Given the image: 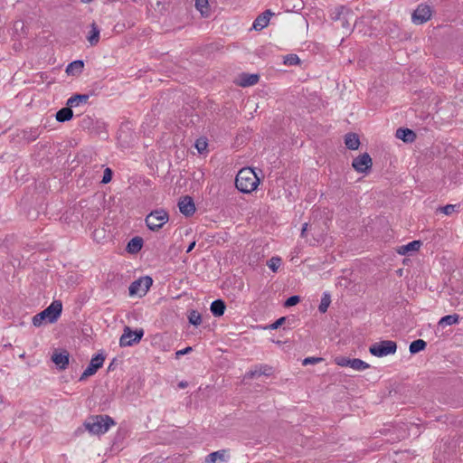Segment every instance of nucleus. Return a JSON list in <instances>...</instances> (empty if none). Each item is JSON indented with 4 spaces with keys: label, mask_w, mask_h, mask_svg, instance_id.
<instances>
[{
    "label": "nucleus",
    "mask_w": 463,
    "mask_h": 463,
    "mask_svg": "<svg viewBox=\"0 0 463 463\" xmlns=\"http://www.w3.org/2000/svg\"><path fill=\"white\" fill-rule=\"evenodd\" d=\"M99 33H100V30H99V26L97 25V24L95 22H93L90 24V30L87 36V40L91 46H95L99 43Z\"/></svg>",
    "instance_id": "obj_20"
},
{
    "label": "nucleus",
    "mask_w": 463,
    "mask_h": 463,
    "mask_svg": "<svg viewBox=\"0 0 463 463\" xmlns=\"http://www.w3.org/2000/svg\"><path fill=\"white\" fill-rule=\"evenodd\" d=\"M395 136L405 143H412L416 138V134L410 128H400L396 130Z\"/></svg>",
    "instance_id": "obj_19"
},
{
    "label": "nucleus",
    "mask_w": 463,
    "mask_h": 463,
    "mask_svg": "<svg viewBox=\"0 0 463 463\" xmlns=\"http://www.w3.org/2000/svg\"><path fill=\"white\" fill-rule=\"evenodd\" d=\"M195 244H196V241H193L188 245V247H187V249H186V253L191 252V251L194 249Z\"/></svg>",
    "instance_id": "obj_43"
},
{
    "label": "nucleus",
    "mask_w": 463,
    "mask_h": 463,
    "mask_svg": "<svg viewBox=\"0 0 463 463\" xmlns=\"http://www.w3.org/2000/svg\"><path fill=\"white\" fill-rule=\"evenodd\" d=\"M195 147L198 150L200 154H202L203 151L206 150L207 147V142L203 138H199L195 142Z\"/></svg>",
    "instance_id": "obj_37"
},
{
    "label": "nucleus",
    "mask_w": 463,
    "mask_h": 463,
    "mask_svg": "<svg viewBox=\"0 0 463 463\" xmlns=\"http://www.w3.org/2000/svg\"><path fill=\"white\" fill-rule=\"evenodd\" d=\"M38 137V134L37 133H34V134H31V137H28L27 138L31 141H33L35 140L36 138Z\"/></svg>",
    "instance_id": "obj_45"
},
{
    "label": "nucleus",
    "mask_w": 463,
    "mask_h": 463,
    "mask_svg": "<svg viewBox=\"0 0 463 463\" xmlns=\"http://www.w3.org/2000/svg\"><path fill=\"white\" fill-rule=\"evenodd\" d=\"M112 175H113L112 170L110 168L107 167L104 170L101 184H109L112 179Z\"/></svg>",
    "instance_id": "obj_36"
},
{
    "label": "nucleus",
    "mask_w": 463,
    "mask_h": 463,
    "mask_svg": "<svg viewBox=\"0 0 463 463\" xmlns=\"http://www.w3.org/2000/svg\"><path fill=\"white\" fill-rule=\"evenodd\" d=\"M73 111L72 109L69 106L61 109L57 111L55 118L58 122H66L72 118Z\"/></svg>",
    "instance_id": "obj_24"
},
{
    "label": "nucleus",
    "mask_w": 463,
    "mask_h": 463,
    "mask_svg": "<svg viewBox=\"0 0 463 463\" xmlns=\"http://www.w3.org/2000/svg\"><path fill=\"white\" fill-rule=\"evenodd\" d=\"M90 99L89 94H75L71 96L66 102V105L72 108H76L80 105H85L88 103Z\"/></svg>",
    "instance_id": "obj_18"
},
{
    "label": "nucleus",
    "mask_w": 463,
    "mask_h": 463,
    "mask_svg": "<svg viewBox=\"0 0 463 463\" xmlns=\"http://www.w3.org/2000/svg\"><path fill=\"white\" fill-rule=\"evenodd\" d=\"M62 311V304L60 300H53L49 307L33 317V325L40 326L43 321L54 323L58 320Z\"/></svg>",
    "instance_id": "obj_3"
},
{
    "label": "nucleus",
    "mask_w": 463,
    "mask_h": 463,
    "mask_svg": "<svg viewBox=\"0 0 463 463\" xmlns=\"http://www.w3.org/2000/svg\"><path fill=\"white\" fill-rule=\"evenodd\" d=\"M397 344L392 340H382L370 345L369 352L376 357H383L395 354Z\"/></svg>",
    "instance_id": "obj_6"
},
{
    "label": "nucleus",
    "mask_w": 463,
    "mask_h": 463,
    "mask_svg": "<svg viewBox=\"0 0 463 463\" xmlns=\"http://www.w3.org/2000/svg\"><path fill=\"white\" fill-rule=\"evenodd\" d=\"M307 231V223L306 222V223L303 224V227H302V230H301V237H306Z\"/></svg>",
    "instance_id": "obj_44"
},
{
    "label": "nucleus",
    "mask_w": 463,
    "mask_h": 463,
    "mask_svg": "<svg viewBox=\"0 0 463 463\" xmlns=\"http://www.w3.org/2000/svg\"><path fill=\"white\" fill-rule=\"evenodd\" d=\"M322 361H323V358H321V357H307L303 360V364L304 365L315 364L320 363Z\"/></svg>",
    "instance_id": "obj_41"
},
{
    "label": "nucleus",
    "mask_w": 463,
    "mask_h": 463,
    "mask_svg": "<svg viewBox=\"0 0 463 463\" xmlns=\"http://www.w3.org/2000/svg\"><path fill=\"white\" fill-rule=\"evenodd\" d=\"M93 0H81L82 3L84 4H89L90 2H92Z\"/></svg>",
    "instance_id": "obj_47"
},
{
    "label": "nucleus",
    "mask_w": 463,
    "mask_h": 463,
    "mask_svg": "<svg viewBox=\"0 0 463 463\" xmlns=\"http://www.w3.org/2000/svg\"><path fill=\"white\" fill-rule=\"evenodd\" d=\"M271 15H273V13L270 10L264 11L254 20L252 28L256 31L262 30L269 24Z\"/></svg>",
    "instance_id": "obj_16"
},
{
    "label": "nucleus",
    "mask_w": 463,
    "mask_h": 463,
    "mask_svg": "<svg viewBox=\"0 0 463 463\" xmlns=\"http://www.w3.org/2000/svg\"><path fill=\"white\" fill-rule=\"evenodd\" d=\"M105 361V356L102 354H98L94 355L88 367L84 370L80 377V381H84L88 377L95 374L97 371L102 367L103 363Z\"/></svg>",
    "instance_id": "obj_11"
},
{
    "label": "nucleus",
    "mask_w": 463,
    "mask_h": 463,
    "mask_svg": "<svg viewBox=\"0 0 463 463\" xmlns=\"http://www.w3.org/2000/svg\"><path fill=\"white\" fill-rule=\"evenodd\" d=\"M286 319H287V317H282L277 319L274 323L270 324L267 328H269L272 330L278 329L280 326H282L285 323Z\"/></svg>",
    "instance_id": "obj_39"
},
{
    "label": "nucleus",
    "mask_w": 463,
    "mask_h": 463,
    "mask_svg": "<svg viewBox=\"0 0 463 463\" xmlns=\"http://www.w3.org/2000/svg\"><path fill=\"white\" fill-rule=\"evenodd\" d=\"M178 207L180 212L186 217H190L195 213V205L194 200L188 195L180 199Z\"/></svg>",
    "instance_id": "obj_15"
},
{
    "label": "nucleus",
    "mask_w": 463,
    "mask_h": 463,
    "mask_svg": "<svg viewBox=\"0 0 463 463\" xmlns=\"http://www.w3.org/2000/svg\"><path fill=\"white\" fill-rule=\"evenodd\" d=\"M144 333L143 328L132 330L129 326H125L123 334L119 338V345L121 347H126L138 344L142 339Z\"/></svg>",
    "instance_id": "obj_7"
},
{
    "label": "nucleus",
    "mask_w": 463,
    "mask_h": 463,
    "mask_svg": "<svg viewBox=\"0 0 463 463\" xmlns=\"http://www.w3.org/2000/svg\"><path fill=\"white\" fill-rule=\"evenodd\" d=\"M299 301H300L299 296H297V295L291 296L288 298H287V300L284 303V307H293V306L297 305L298 303H299Z\"/></svg>",
    "instance_id": "obj_35"
},
{
    "label": "nucleus",
    "mask_w": 463,
    "mask_h": 463,
    "mask_svg": "<svg viewBox=\"0 0 463 463\" xmlns=\"http://www.w3.org/2000/svg\"><path fill=\"white\" fill-rule=\"evenodd\" d=\"M300 63V59L297 54H288L284 57V64L288 66L298 65Z\"/></svg>",
    "instance_id": "obj_33"
},
{
    "label": "nucleus",
    "mask_w": 463,
    "mask_h": 463,
    "mask_svg": "<svg viewBox=\"0 0 463 463\" xmlns=\"http://www.w3.org/2000/svg\"><path fill=\"white\" fill-rule=\"evenodd\" d=\"M195 8L200 12L203 17L210 16L208 0H195Z\"/></svg>",
    "instance_id": "obj_29"
},
{
    "label": "nucleus",
    "mask_w": 463,
    "mask_h": 463,
    "mask_svg": "<svg viewBox=\"0 0 463 463\" xmlns=\"http://www.w3.org/2000/svg\"><path fill=\"white\" fill-rule=\"evenodd\" d=\"M52 361L56 364L59 370H65L70 363V354L65 349L59 353L55 351L52 355Z\"/></svg>",
    "instance_id": "obj_14"
},
{
    "label": "nucleus",
    "mask_w": 463,
    "mask_h": 463,
    "mask_svg": "<svg viewBox=\"0 0 463 463\" xmlns=\"http://www.w3.org/2000/svg\"><path fill=\"white\" fill-rule=\"evenodd\" d=\"M280 259L276 257L271 258L268 262L269 268L273 271H276L278 269Z\"/></svg>",
    "instance_id": "obj_38"
},
{
    "label": "nucleus",
    "mask_w": 463,
    "mask_h": 463,
    "mask_svg": "<svg viewBox=\"0 0 463 463\" xmlns=\"http://www.w3.org/2000/svg\"><path fill=\"white\" fill-rule=\"evenodd\" d=\"M136 135L128 122L122 123L118 131V141L121 147L128 148L133 146Z\"/></svg>",
    "instance_id": "obj_8"
},
{
    "label": "nucleus",
    "mask_w": 463,
    "mask_h": 463,
    "mask_svg": "<svg viewBox=\"0 0 463 463\" xmlns=\"http://www.w3.org/2000/svg\"><path fill=\"white\" fill-rule=\"evenodd\" d=\"M193 348L191 346H187L185 347L184 349H182V350H178L176 353H175V357L176 358H179L181 355H184V354H186L190 352H192Z\"/></svg>",
    "instance_id": "obj_42"
},
{
    "label": "nucleus",
    "mask_w": 463,
    "mask_h": 463,
    "mask_svg": "<svg viewBox=\"0 0 463 463\" xmlns=\"http://www.w3.org/2000/svg\"><path fill=\"white\" fill-rule=\"evenodd\" d=\"M259 80V74L241 73L239 76L237 84L241 87H250L257 84Z\"/></svg>",
    "instance_id": "obj_17"
},
{
    "label": "nucleus",
    "mask_w": 463,
    "mask_h": 463,
    "mask_svg": "<svg viewBox=\"0 0 463 463\" xmlns=\"http://www.w3.org/2000/svg\"><path fill=\"white\" fill-rule=\"evenodd\" d=\"M116 425V421L109 415L98 414L88 417L83 427L91 435L100 436L105 434L112 426Z\"/></svg>",
    "instance_id": "obj_1"
},
{
    "label": "nucleus",
    "mask_w": 463,
    "mask_h": 463,
    "mask_svg": "<svg viewBox=\"0 0 463 463\" xmlns=\"http://www.w3.org/2000/svg\"><path fill=\"white\" fill-rule=\"evenodd\" d=\"M143 247V239L141 237H134L132 238L128 245H127V250L129 253H137L141 250Z\"/></svg>",
    "instance_id": "obj_25"
},
{
    "label": "nucleus",
    "mask_w": 463,
    "mask_h": 463,
    "mask_svg": "<svg viewBox=\"0 0 463 463\" xmlns=\"http://www.w3.org/2000/svg\"><path fill=\"white\" fill-rule=\"evenodd\" d=\"M169 220L168 213L164 209H156L148 213L145 219L147 228L151 231L160 230Z\"/></svg>",
    "instance_id": "obj_5"
},
{
    "label": "nucleus",
    "mask_w": 463,
    "mask_h": 463,
    "mask_svg": "<svg viewBox=\"0 0 463 463\" xmlns=\"http://www.w3.org/2000/svg\"><path fill=\"white\" fill-rule=\"evenodd\" d=\"M84 68V62L81 60H77L71 62L66 68V73L68 75L78 76L82 72Z\"/></svg>",
    "instance_id": "obj_21"
},
{
    "label": "nucleus",
    "mask_w": 463,
    "mask_h": 463,
    "mask_svg": "<svg viewBox=\"0 0 463 463\" xmlns=\"http://www.w3.org/2000/svg\"><path fill=\"white\" fill-rule=\"evenodd\" d=\"M335 364L342 367H350L355 371H363L370 367V365L358 358H348L345 356H336L334 358Z\"/></svg>",
    "instance_id": "obj_10"
},
{
    "label": "nucleus",
    "mask_w": 463,
    "mask_h": 463,
    "mask_svg": "<svg viewBox=\"0 0 463 463\" xmlns=\"http://www.w3.org/2000/svg\"><path fill=\"white\" fill-rule=\"evenodd\" d=\"M421 244L420 241H412L406 245L401 246L398 252L402 255H405L411 251H418Z\"/></svg>",
    "instance_id": "obj_27"
},
{
    "label": "nucleus",
    "mask_w": 463,
    "mask_h": 463,
    "mask_svg": "<svg viewBox=\"0 0 463 463\" xmlns=\"http://www.w3.org/2000/svg\"><path fill=\"white\" fill-rule=\"evenodd\" d=\"M188 320H189V323H191L192 325L197 326H199L201 323H202V317H201V315L195 311V310H192L188 316Z\"/></svg>",
    "instance_id": "obj_34"
},
{
    "label": "nucleus",
    "mask_w": 463,
    "mask_h": 463,
    "mask_svg": "<svg viewBox=\"0 0 463 463\" xmlns=\"http://www.w3.org/2000/svg\"><path fill=\"white\" fill-rule=\"evenodd\" d=\"M427 346V343L422 339H417L411 343L409 350L411 354H417L423 351Z\"/></svg>",
    "instance_id": "obj_30"
},
{
    "label": "nucleus",
    "mask_w": 463,
    "mask_h": 463,
    "mask_svg": "<svg viewBox=\"0 0 463 463\" xmlns=\"http://www.w3.org/2000/svg\"><path fill=\"white\" fill-rule=\"evenodd\" d=\"M330 17L335 22H339L340 26L346 32L351 33L354 26L351 25V21L354 19V11L345 5H340L332 10Z\"/></svg>",
    "instance_id": "obj_4"
},
{
    "label": "nucleus",
    "mask_w": 463,
    "mask_h": 463,
    "mask_svg": "<svg viewBox=\"0 0 463 463\" xmlns=\"http://www.w3.org/2000/svg\"><path fill=\"white\" fill-rule=\"evenodd\" d=\"M152 284L153 279L149 276L141 277L130 284L129 295L142 297L148 291Z\"/></svg>",
    "instance_id": "obj_9"
},
{
    "label": "nucleus",
    "mask_w": 463,
    "mask_h": 463,
    "mask_svg": "<svg viewBox=\"0 0 463 463\" xmlns=\"http://www.w3.org/2000/svg\"><path fill=\"white\" fill-rule=\"evenodd\" d=\"M373 165L372 158L368 153H364L363 155L354 158L352 162V166L358 173H368Z\"/></svg>",
    "instance_id": "obj_12"
},
{
    "label": "nucleus",
    "mask_w": 463,
    "mask_h": 463,
    "mask_svg": "<svg viewBox=\"0 0 463 463\" xmlns=\"http://www.w3.org/2000/svg\"><path fill=\"white\" fill-rule=\"evenodd\" d=\"M345 144L350 150H356L360 146L359 137L355 133H347L345 136Z\"/></svg>",
    "instance_id": "obj_22"
},
{
    "label": "nucleus",
    "mask_w": 463,
    "mask_h": 463,
    "mask_svg": "<svg viewBox=\"0 0 463 463\" xmlns=\"http://www.w3.org/2000/svg\"><path fill=\"white\" fill-rule=\"evenodd\" d=\"M178 386H179L180 388H185V387L187 386V383H186V382H180V383H178Z\"/></svg>",
    "instance_id": "obj_46"
},
{
    "label": "nucleus",
    "mask_w": 463,
    "mask_h": 463,
    "mask_svg": "<svg viewBox=\"0 0 463 463\" xmlns=\"http://www.w3.org/2000/svg\"><path fill=\"white\" fill-rule=\"evenodd\" d=\"M226 451L225 450H218L210 453L206 458V463H222L225 461Z\"/></svg>",
    "instance_id": "obj_28"
},
{
    "label": "nucleus",
    "mask_w": 463,
    "mask_h": 463,
    "mask_svg": "<svg viewBox=\"0 0 463 463\" xmlns=\"http://www.w3.org/2000/svg\"><path fill=\"white\" fill-rule=\"evenodd\" d=\"M260 184V178L253 169L246 167L241 169L235 178L236 188L244 194L254 191Z\"/></svg>",
    "instance_id": "obj_2"
},
{
    "label": "nucleus",
    "mask_w": 463,
    "mask_h": 463,
    "mask_svg": "<svg viewBox=\"0 0 463 463\" xmlns=\"http://www.w3.org/2000/svg\"><path fill=\"white\" fill-rule=\"evenodd\" d=\"M331 303V297H330V294L327 293V292H325L323 294V297L321 298V302L318 306V310L319 312L321 313H326L329 305Z\"/></svg>",
    "instance_id": "obj_32"
},
{
    "label": "nucleus",
    "mask_w": 463,
    "mask_h": 463,
    "mask_svg": "<svg viewBox=\"0 0 463 463\" xmlns=\"http://www.w3.org/2000/svg\"><path fill=\"white\" fill-rule=\"evenodd\" d=\"M226 309L225 302L222 299H216L212 302L210 310L214 317H221Z\"/></svg>",
    "instance_id": "obj_23"
},
{
    "label": "nucleus",
    "mask_w": 463,
    "mask_h": 463,
    "mask_svg": "<svg viewBox=\"0 0 463 463\" xmlns=\"http://www.w3.org/2000/svg\"><path fill=\"white\" fill-rule=\"evenodd\" d=\"M271 370L272 368L269 365H260L259 368L247 373L246 377L249 379H253L256 376L269 375L271 373Z\"/></svg>",
    "instance_id": "obj_26"
},
{
    "label": "nucleus",
    "mask_w": 463,
    "mask_h": 463,
    "mask_svg": "<svg viewBox=\"0 0 463 463\" xmlns=\"http://www.w3.org/2000/svg\"><path fill=\"white\" fill-rule=\"evenodd\" d=\"M459 321V316L458 314L447 315L440 318L439 321V326H451L458 324Z\"/></svg>",
    "instance_id": "obj_31"
},
{
    "label": "nucleus",
    "mask_w": 463,
    "mask_h": 463,
    "mask_svg": "<svg viewBox=\"0 0 463 463\" xmlns=\"http://www.w3.org/2000/svg\"><path fill=\"white\" fill-rule=\"evenodd\" d=\"M431 9L427 5H420L412 14V22L416 24H422L430 20Z\"/></svg>",
    "instance_id": "obj_13"
},
{
    "label": "nucleus",
    "mask_w": 463,
    "mask_h": 463,
    "mask_svg": "<svg viewBox=\"0 0 463 463\" xmlns=\"http://www.w3.org/2000/svg\"><path fill=\"white\" fill-rule=\"evenodd\" d=\"M440 211L446 215H450L451 213H453L456 211V205L455 204H447L444 207H441Z\"/></svg>",
    "instance_id": "obj_40"
}]
</instances>
